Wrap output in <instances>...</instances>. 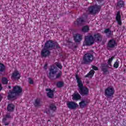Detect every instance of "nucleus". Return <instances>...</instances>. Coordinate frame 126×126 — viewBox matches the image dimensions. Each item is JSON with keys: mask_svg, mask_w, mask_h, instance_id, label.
I'll list each match as a JSON object with an SVG mask.
<instances>
[{"mask_svg": "<svg viewBox=\"0 0 126 126\" xmlns=\"http://www.w3.org/2000/svg\"><path fill=\"white\" fill-rule=\"evenodd\" d=\"M94 37L92 35L86 36L84 42V46H91L95 43V41L97 42L100 41V39H101V34L96 33L94 35Z\"/></svg>", "mask_w": 126, "mask_h": 126, "instance_id": "f257e3e1", "label": "nucleus"}, {"mask_svg": "<svg viewBox=\"0 0 126 126\" xmlns=\"http://www.w3.org/2000/svg\"><path fill=\"white\" fill-rule=\"evenodd\" d=\"M75 77L79 87V93L82 96H87L89 93V90L86 87L83 86L82 81L78 77V75L76 74Z\"/></svg>", "mask_w": 126, "mask_h": 126, "instance_id": "f03ea898", "label": "nucleus"}, {"mask_svg": "<svg viewBox=\"0 0 126 126\" xmlns=\"http://www.w3.org/2000/svg\"><path fill=\"white\" fill-rule=\"evenodd\" d=\"M22 92V88L18 86H15L13 88V91H10L8 93V95L7 96L8 100H15L16 99V96H18L19 94H21Z\"/></svg>", "mask_w": 126, "mask_h": 126, "instance_id": "7ed1b4c3", "label": "nucleus"}, {"mask_svg": "<svg viewBox=\"0 0 126 126\" xmlns=\"http://www.w3.org/2000/svg\"><path fill=\"white\" fill-rule=\"evenodd\" d=\"M59 71V69L57 67L56 65H52L49 69V73L48 74V77L50 79H55V75L57 74V73Z\"/></svg>", "mask_w": 126, "mask_h": 126, "instance_id": "20e7f679", "label": "nucleus"}, {"mask_svg": "<svg viewBox=\"0 0 126 126\" xmlns=\"http://www.w3.org/2000/svg\"><path fill=\"white\" fill-rule=\"evenodd\" d=\"M115 94V89L112 87H108L104 91V95L106 98H113Z\"/></svg>", "mask_w": 126, "mask_h": 126, "instance_id": "39448f33", "label": "nucleus"}, {"mask_svg": "<svg viewBox=\"0 0 126 126\" xmlns=\"http://www.w3.org/2000/svg\"><path fill=\"white\" fill-rule=\"evenodd\" d=\"M89 12L90 14H96L101 10V6L94 5L89 8Z\"/></svg>", "mask_w": 126, "mask_h": 126, "instance_id": "423d86ee", "label": "nucleus"}, {"mask_svg": "<svg viewBox=\"0 0 126 126\" xmlns=\"http://www.w3.org/2000/svg\"><path fill=\"white\" fill-rule=\"evenodd\" d=\"M94 60L93 55L91 53H87L85 54L83 57V61L85 63H92Z\"/></svg>", "mask_w": 126, "mask_h": 126, "instance_id": "0eeeda50", "label": "nucleus"}, {"mask_svg": "<svg viewBox=\"0 0 126 126\" xmlns=\"http://www.w3.org/2000/svg\"><path fill=\"white\" fill-rule=\"evenodd\" d=\"M44 47L48 50H52L55 48V43L52 40L48 41L45 43Z\"/></svg>", "mask_w": 126, "mask_h": 126, "instance_id": "6e6552de", "label": "nucleus"}, {"mask_svg": "<svg viewBox=\"0 0 126 126\" xmlns=\"http://www.w3.org/2000/svg\"><path fill=\"white\" fill-rule=\"evenodd\" d=\"M67 106L69 109L74 110V109H76L78 107V104L74 101H69L67 103Z\"/></svg>", "mask_w": 126, "mask_h": 126, "instance_id": "1a4fd4ad", "label": "nucleus"}, {"mask_svg": "<svg viewBox=\"0 0 126 126\" xmlns=\"http://www.w3.org/2000/svg\"><path fill=\"white\" fill-rule=\"evenodd\" d=\"M50 54H51L50 50H49L48 48H46L45 47L43 48L41 52V56L43 57L44 58H46V57H49V56H50Z\"/></svg>", "mask_w": 126, "mask_h": 126, "instance_id": "9d476101", "label": "nucleus"}, {"mask_svg": "<svg viewBox=\"0 0 126 126\" xmlns=\"http://www.w3.org/2000/svg\"><path fill=\"white\" fill-rule=\"evenodd\" d=\"M117 46H118V44H117V42H116V40L114 39L109 40L107 45V47L110 48V49L116 48Z\"/></svg>", "mask_w": 126, "mask_h": 126, "instance_id": "9b49d317", "label": "nucleus"}, {"mask_svg": "<svg viewBox=\"0 0 126 126\" xmlns=\"http://www.w3.org/2000/svg\"><path fill=\"white\" fill-rule=\"evenodd\" d=\"M12 78L13 79H19L20 78V73H19V72L18 71H15L12 75Z\"/></svg>", "mask_w": 126, "mask_h": 126, "instance_id": "f8f14e48", "label": "nucleus"}, {"mask_svg": "<svg viewBox=\"0 0 126 126\" xmlns=\"http://www.w3.org/2000/svg\"><path fill=\"white\" fill-rule=\"evenodd\" d=\"M85 22V20L84 18L81 17L78 18L76 22H74V24L75 25H81L82 23H84Z\"/></svg>", "mask_w": 126, "mask_h": 126, "instance_id": "ddd939ff", "label": "nucleus"}, {"mask_svg": "<svg viewBox=\"0 0 126 126\" xmlns=\"http://www.w3.org/2000/svg\"><path fill=\"white\" fill-rule=\"evenodd\" d=\"M116 21H117L119 25H122V17L121 16V13L120 12H117L116 15Z\"/></svg>", "mask_w": 126, "mask_h": 126, "instance_id": "4468645a", "label": "nucleus"}, {"mask_svg": "<svg viewBox=\"0 0 126 126\" xmlns=\"http://www.w3.org/2000/svg\"><path fill=\"white\" fill-rule=\"evenodd\" d=\"M74 40L75 42H80L82 40V36L79 34H76L74 35Z\"/></svg>", "mask_w": 126, "mask_h": 126, "instance_id": "2eb2a0df", "label": "nucleus"}, {"mask_svg": "<svg viewBox=\"0 0 126 126\" xmlns=\"http://www.w3.org/2000/svg\"><path fill=\"white\" fill-rule=\"evenodd\" d=\"M46 91L48 92L47 93V96L49 98H53L54 97V90L50 89H46Z\"/></svg>", "mask_w": 126, "mask_h": 126, "instance_id": "dca6fc26", "label": "nucleus"}, {"mask_svg": "<svg viewBox=\"0 0 126 126\" xmlns=\"http://www.w3.org/2000/svg\"><path fill=\"white\" fill-rule=\"evenodd\" d=\"M80 99H81V96L78 93H74L72 95V99L73 100H76L77 101H78V100H80Z\"/></svg>", "mask_w": 126, "mask_h": 126, "instance_id": "f3484780", "label": "nucleus"}, {"mask_svg": "<svg viewBox=\"0 0 126 126\" xmlns=\"http://www.w3.org/2000/svg\"><path fill=\"white\" fill-rule=\"evenodd\" d=\"M7 110L8 112H13L14 110V105L12 103H9L7 107Z\"/></svg>", "mask_w": 126, "mask_h": 126, "instance_id": "a211bd4d", "label": "nucleus"}, {"mask_svg": "<svg viewBox=\"0 0 126 126\" xmlns=\"http://www.w3.org/2000/svg\"><path fill=\"white\" fill-rule=\"evenodd\" d=\"M94 73H95V71H94V70H91L87 75L85 76V77H90V78H92L94 75Z\"/></svg>", "mask_w": 126, "mask_h": 126, "instance_id": "6ab92c4d", "label": "nucleus"}, {"mask_svg": "<svg viewBox=\"0 0 126 126\" xmlns=\"http://www.w3.org/2000/svg\"><path fill=\"white\" fill-rule=\"evenodd\" d=\"M117 5L120 7V8H121V7H124L125 6V2L121 0L117 2Z\"/></svg>", "mask_w": 126, "mask_h": 126, "instance_id": "aec40b11", "label": "nucleus"}, {"mask_svg": "<svg viewBox=\"0 0 126 126\" xmlns=\"http://www.w3.org/2000/svg\"><path fill=\"white\" fill-rule=\"evenodd\" d=\"M87 105V101L86 100H82L79 103V105L81 108H84Z\"/></svg>", "mask_w": 126, "mask_h": 126, "instance_id": "412c9836", "label": "nucleus"}, {"mask_svg": "<svg viewBox=\"0 0 126 126\" xmlns=\"http://www.w3.org/2000/svg\"><path fill=\"white\" fill-rule=\"evenodd\" d=\"M101 70L102 71H103L104 74H109V70H108V68L107 67L102 66Z\"/></svg>", "mask_w": 126, "mask_h": 126, "instance_id": "4be33fe9", "label": "nucleus"}, {"mask_svg": "<svg viewBox=\"0 0 126 126\" xmlns=\"http://www.w3.org/2000/svg\"><path fill=\"white\" fill-rule=\"evenodd\" d=\"M104 33L106 34L108 37H110V36L112 35V31H111V30H110V29H105V30L104 31Z\"/></svg>", "mask_w": 126, "mask_h": 126, "instance_id": "5701e85b", "label": "nucleus"}, {"mask_svg": "<svg viewBox=\"0 0 126 126\" xmlns=\"http://www.w3.org/2000/svg\"><path fill=\"white\" fill-rule=\"evenodd\" d=\"M50 109L51 110V111H53V112H55V111L57 110V106H56L55 104H51Z\"/></svg>", "mask_w": 126, "mask_h": 126, "instance_id": "b1692460", "label": "nucleus"}, {"mask_svg": "<svg viewBox=\"0 0 126 126\" xmlns=\"http://www.w3.org/2000/svg\"><path fill=\"white\" fill-rule=\"evenodd\" d=\"M4 69H5V66L3 64L0 63V72H2V71H4Z\"/></svg>", "mask_w": 126, "mask_h": 126, "instance_id": "393cba45", "label": "nucleus"}, {"mask_svg": "<svg viewBox=\"0 0 126 126\" xmlns=\"http://www.w3.org/2000/svg\"><path fill=\"white\" fill-rule=\"evenodd\" d=\"M62 74H63V72L62 71H60L56 75V77H54V79H57L58 78H60V77H61V76H62Z\"/></svg>", "mask_w": 126, "mask_h": 126, "instance_id": "a878e982", "label": "nucleus"}, {"mask_svg": "<svg viewBox=\"0 0 126 126\" xmlns=\"http://www.w3.org/2000/svg\"><path fill=\"white\" fill-rule=\"evenodd\" d=\"M34 106L35 107H38V106H40V99H37L35 100Z\"/></svg>", "mask_w": 126, "mask_h": 126, "instance_id": "bb28decb", "label": "nucleus"}, {"mask_svg": "<svg viewBox=\"0 0 126 126\" xmlns=\"http://www.w3.org/2000/svg\"><path fill=\"white\" fill-rule=\"evenodd\" d=\"M82 31L83 32H87L88 31H89V27L88 26H84L83 27Z\"/></svg>", "mask_w": 126, "mask_h": 126, "instance_id": "cd10ccee", "label": "nucleus"}, {"mask_svg": "<svg viewBox=\"0 0 126 126\" xmlns=\"http://www.w3.org/2000/svg\"><path fill=\"white\" fill-rule=\"evenodd\" d=\"M8 81V80L6 78L4 77L2 78V83H3V84H7Z\"/></svg>", "mask_w": 126, "mask_h": 126, "instance_id": "c85d7f7f", "label": "nucleus"}, {"mask_svg": "<svg viewBox=\"0 0 126 126\" xmlns=\"http://www.w3.org/2000/svg\"><path fill=\"white\" fill-rule=\"evenodd\" d=\"M57 87H58L59 88H61V87H63V82H59L57 83Z\"/></svg>", "mask_w": 126, "mask_h": 126, "instance_id": "c756f323", "label": "nucleus"}, {"mask_svg": "<svg viewBox=\"0 0 126 126\" xmlns=\"http://www.w3.org/2000/svg\"><path fill=\"white\" fill-rule=\"evenodd\" d=\"M113 66L115 68H118V67H119V61L117 60L116 61V62L114 64Z\"/></svg>", "mask_w": 126, "mask_h": 126, "instance_id": "7c9ffc66", "label": "nucleus"}, {"mask_svg": "<svg viewBox=\"0 0 126 126\" xmlns=\"http://www.w3.org/2000/svg\"><path fill=\"white\" fill-rule=\"evenodd\" d=\"M57 66V67H59V68H60V69H62L63 68V66H62V64L60 63H56L55 64H54Z\"/></svg>", "mask_w": 126, "mask_h": 126, "instance_id": "2f4dec72", "label": "nucleus"}, {"mask_svg": "<svg viewBox=\"0 0 126 126\" xmlns=\"http://www.w3.org/2000/svg\"><path fill=\"white\" fill-rule=\"evenodd\" d=\"M113 60H114V57H111V58H109L108 62V64L111 65V63H112V62H113Z\"/></svg>", "mask_w": 126, "mask_h": 126, "instance_id": "473e14b6", "label": "nucleus"}, {"mask_svg": "<svg viewBox=\"0 0 126 126\" xmlns=\"http://www.w3.org/2000/svg\"><path fill=\"white\" fill-rule=\"evenodd\" d=\"M29 83L30 84H33L34 83V82L33 81V80L31 78H29Z\"/></svg>", "mask_w": 126, "mask_h": 126, "instance_id": "72a5a7b5", "label": "nucleus"}, {"mask_svg": "<svg viewBox=\"0 0 126 126\" xmlns=\"http://www.w3.org/2000/svg\"><path fill=\"white\" fill-rule=\"evenodd\" d=\"M92 68H93L94 70H98V67H97L96 66L93 65Z\"/></svg>", "mask_w": 126, "mask_h": 126, "instance_id": "f704fd0d", "label": "nucleus"}, {"mask_svg": "<svg viewBox=\"0 0 126 126\" xmlns=\"http://www.w3.org/2000/svg\"><path fill=\"white\" fill-rule=\"evenodd\" d=\"M6 118L10 119V118H11V116H10V114H7L6 115Z\"/></svg>", "mask_w": 126, "mask_h": 126, "instance_id": "c9c22d12", "label": "nucleus"}, {"mask_svg": "<svg viewBox=\"0 0 126 126\" xmlns=\"http://www.w3.org/2000/svg\"><path fill=\"white\" fill-rule=\"evenodd\" d=\"M44 69H47V68H48V64H45L44 66Z\"/></svg>", "mask_w": 126, "mask_h": 126, "instance_id": "e433bc0d", "label": "nucleus"}, {"mask_svg": "<svg viewBox=\"0 0 126 126\" xmlns=\"http://www.w3.org/2000/svg\"><path fill=\"white\" fill-rule=\"evenodd\" d=\"M56 48H60V47L59 46V44L58 43H57L56 44Z\"/></svg>", "mask_w": 126, "mask_h": 126, "instance_id": "4c0bfd02", "label": "nucleus"}, {"mask_svg": "<svg viewBox=\"0 0 126 126\" xmlns=\"http://www.w3.org/2000/svg\"><path fill=\"white\" fill-rule=\"evenodd\" d=\"M3 122H5V121H6V118H4L3 119Z\"/></svg>", "mask_w": 126, "mask_h": 126, "instance_id": "58836bf2", "label": "nucleus"}, {"mask_svg": "<svg viewBox=\"0 0 126 126\" xmlns=\"http://www.w3.org/2000/svg\"><path fill=\"white\" fill-rule=\"evenodd\" d=\"M0 91H1V86L0 84Z\"/></svg>", "mask_w": 126, "mask_h": 126, "instance_id": "ea45409f", "label": "nucleus"}, {"mask_svg": "<svg viewBox=\"0 0 126 126\" xmlns=\"http://www.w3.org/2000/svg\"><path fill=\"white\" fill-rule=\"evenodd\" d=\"M5 126H8V123H5Z\"/></svg>", "mask_w": 126, "mask_h": 126, "instance_id": "a19ab883", "label": "nucleus"}, {"mask_svg": "<svg viewBox=\"0 0 126 126\" xmlns=\"http://www.w3.org/2000/svg\"><path fill=\"white\" fill-rule=\"evenodd\" d=\"M97 1H102V0H96Z\"/></svg>", "mask_w": 126, "mask_h": 126, "instance_id": "79ce46f5", "label": "nucleus"}, {"mask_svg": "<svg viewBox=\"0 0 126 126\" xmlns=\"http://www.w3.org/2000/svg\"><path fill=\"white\" fill-rule=\"evenodd\" d=\"M8 87V88H9V89H10L11 88V87H10V86H9Z\"/></svg>", "mask_w": 126, "mask_h": 126, "instance_id": "37998d69", "label": "nucleus"}]
</instances>
